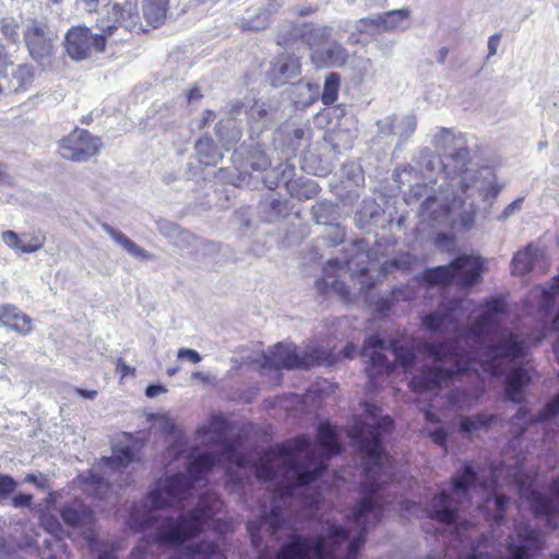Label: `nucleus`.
<instances>
[{
	"instance_id": "46",
	"label": "nucleus",
	"mask_w": 559,
	"mask_h": 559,
	"mask_svg": "<svg viewBox=\"0 0 559 559\" xmlns=\"http://www.w3.org/2000/svg\"><path fill=\"white\" fill-rule=\"evenodd\" d=\"M459 216H460V222H461L462 226L465 228H469L474 224L475 216H476V210L473 206V204L471 203L469 209L461 211L459 213Z\"/></svg>"
},
{
	"instance_id": "10",
	"label": "nucleus",
	"mask_w": 559,
	"mask_h": 559,
	"mask_svg": "<svg viewBox=\"0 0 559 559\" xmlns=\"http://www.w3.org/2000/svg\"><path fill=\"white\" fill-rule=\"evenodd\" d=\"M367 260L368 255L362 252L356 254L345 264H341L338 260H330L324 269V276L317 282L318 289L323 293L334 292L345 301H352L349 290L345 288V284L338 277L347 272H350L349 276L353 281L356 274L364 275L368 270Z\"/></svg>"
},
{
	"instance_id": "58",
	"label": "nucleus",
	"mask_w": 559,
	"mask_h": 559,
	"mask_svg": "<svg viewBox=\"0 0 559 559\" xmlns=\"http://www.w3.org/2000/svg\"><path fill=\"white\" fill-rule=\"evenodd\" d=\"M342 354L345 358H354L357 354V348L354 344H347Z\"/></svg>"
},
{
	"instance_id": "51",
	"label": "nucleus",
	"mask_w": 559,
	"mask_h": 559,
	"mask_svg": "<svg viewBox=\"0 0 559 559\" xmlns=\"http://www.w3.org/2000/svg\"><path fill=\"white\" fill-rule=\"evenodd\" d=\"M225 450L224 460L228 462H235L239 467L242 466V461L238 457L237 453L228 445H223Z\"/></svg>"
},
{
	"instance_id": "16",
	"label": "nucleus",
	"mask_w": 559,
	"mask_h": 559,
	"mask_svg": "<svg viewBox=\"0 0 559 559\" xmlns=\"http://www.w3.org/2000/svg\"><path fill=\"white\" fill-rule=\"evenodd\" d=\"M518 540L513 536H510L508 543V550L511 556L510 559H527L532 556L531 551L539 548L540 539L538 533L533 530H528L522 524L515 526ZM468 559H490L487 554L481 551L475 554Z\"/></svg>"
},
{
	"instance_id": "5",
	"label": "nucleus",
	"mask_w": 559,
	"mask_h": 559,
	"mask_svg": "<svg viewBox=\"0 0 559 559\" xmlns=\"http://www.w3.org/2000/svg\"><path fill=\"white\" fill-rule=\"evenodd\" d=\"M486 473L495 475L491 469L483 471L481 475H476L472 467L466 466L462 475L454 480L451 488L453 497L449 499L448 495L442 491L427 508V515L440 523L451 524L457 519L456 509L453 507L454 499H459V503L463 504V499H472L474 493H480L481 499H484V504L480 508L486 512V516L493 521L502 519L506 497L496 493L495 479L489 483L487 480L480 481V478H485Z\"/></svg>"
},
{
	"instance_id": "64",
	"label": "nucleus",
	"mask_w": 559,
	"mask_h": 559,
	"mask_svg": "<svg viewBox=\"0 0 559 559\" xmlns=\"http://www.w3.org/2000/svg\"><path fill=\"white\" fill-rule=\"evenodd\" d=\"M402 504L404 507V510L407 511V512L411 511L412 508L417 509L416 503L411 502V501H404Z\"/></svg>"
},
{
	"instance_id": "24",
	"label": "nucleus",
	"mask_w": 559,
	"mask_h": 559,
	"mask_svg": "<svg viewBox=\"0 0 559 559\" xmlns=\"http://www.w3.org/2000/svg\"><path fill=\"white\" fill-rule=\"evenodd\" d=\"M0 325L15 331L21 335H28L32 330V319L12 305L0 307Z\"/></svg>"
},
{
	"instance_id": "40",
	"label": "nucleus",
	"mask_w": 559,
	"mask_h": 559,
	"mask_svg": "<svg viewBox=\"0 0 559 559\" xmlns=\"http://www.w3.org/2000/svg\"><path fill=\"white\" fill-rule=\"evenodd\" d=\"M416 126V117L414 115H406L394 119L392 123V132L402 139H407L413 134Z\"/></svg>"
},
{
	"instance_id": "61",
	"label": "nucleus",
	"mask_w": 559,
	"mask_h": 559,
	"mask_svg": "<svg viewBox=\"0 0 559 559\" xmlns=\"http://www.w3.org/2000/svg\"><path fill=\"white\" fill-rule=\"evenodd\" d=\"M76 392L84 399L93 400L97 395V391L91 390V391H84L81 389H78Z\"/></svg>"
},
{
	"instance_id": "23",
	"label": "nucleus",
	"mask_w": 559,
	"mask_h": 559,
	"mask_svg": "<svg viewBox=\"0 0 559 559\" xmlns=\"http://www.w3.org/2000/svg\"><path fill=\"white\" fill-rule=\"evenodd\" d=\"M465 201L461 198L454 197L451 203L444 204L437 197L428 198L421 205V216L435 221L443 219L452 214H455L464 206Z\"/></svg>"
},
{
	"instance_id": "22",
	"label": "nucleus",
	"mask_w": 559,
	"mask_h": 559,
	"mask_svg": "<svg viewBox=\"0 0 559 559\" xmlns=\"http://www.w3.org/2000/svg\"><path fill=\"white\" fill-rule=\"evenodd\" d=\"M9 71L3 76L5 82L8 83V92L9 93H25L27 92L35 80V68L33 64L24 62L15 64L13 62V67H10Z\"/></svg>"
},
{
	"instance_id": "48",
	"label": "nucleus",
	"mask_w": 559,
	"mask_h": 559,
	"mask_svg": "<svg viewBox=\"0 0 559 559\" xmlns=\"http://www.w3.org/2000/svg\"><path fill=\"white\" fill-rule=\"evenodd\" d=\"M177 357L179 359H188L193 364L201 361L200 354L197 350L190 348H180L177 353Z\"/></svg>"
},
{
	"instance_id": "25",
	"label": "nucleus",
	"mask_w": 559,
	"mask_h": 559,
	"mask_svg": "<svg viewBox=\"0 0 559 559\" xmlns=\"http://www.w3.org/2000/svg\"><path fill=\"white\" fill-rule=\"evenodd\" d=\"M174 451L176 452V460H189V479H193L195 483L202 480V478L215 466V460L212 454H186L183 451L177 449Z\"/></svg>"
},
{
	"instance_id": "39",
	"label": "nucleus",
	"mask_w": 559,
	"mask_h": 559,
	"mask_svg": "<svg viewBox=\"0 0 559 559\" xmlns=\"http://www.w3.org/2000/svg\"><path fill=\"white\" fill-rule=\"evenodd\" d=\"M340 85L341 79L338 74L330 73L325 78L324 87L321 96V100L324 105H332L337 100Z\"/></svg>"
},
{
	"instance_id": "60",
	"label": "nucleus",
	"mask_w": 559,
	"mask_h": 559,
	"mask_svg": "<svg viewBox=\"0 0 559 559\" xmlns=\"http://www.w3.org/2000/svg\"><path fill=\"white\" fill-rule=\"evenodd\" d=\"M80 2L84 5V10L87 12L95 11L98 5V0H80Z\"/></svg>"
},
{
	"instance_id": "59",
	"label": "nucleus",
	"mask_w": 559,
	"mask_h": 559,
	"mask_svg": "<svg viewBox=\"0 0 559 559\" xmlns=\"http://www.w3.org/2000/svg\"><path fill=\"white\" fill-rule=\"evenodd\" d=\"M132 559H147L146 546H138L132 552Z\"/></svg>"
},
{
	"instance_id": "26",
	"label": "nucleus",
	"mask_w": 559,
	"mask_h": 559,
	"mask_svg": "<svg viewBox=\"0 0 559 559\" xmlns=\"http://www.w3.org/2000/svg\"><path fill=\"white\" fill-rule=\"evenodd\" d=\"M347 57L346 49L337 43L330 44L324 50L311 52V60L317 68L343 66Z\"/></svg>"
},
{
	"instance_id": "4",
	"label": "nucleus",
	"mask_w": 559,
	"mask_h": 559,
	"mask_svg": "<svg viewBox=\"0 0 559 559\" xmlns=\"http://www.w3.org/2000/svg\"><path fill=\"white\" fill-rule=\"evenodd\" d=\"M380 516L381 509L377 501L366 497L354 513L355 524L359 528L357 535L349 537L346 531L326 522L316 540L295 538L283 547L276 559H355L356 552L365 544L364 533Z\"/></svg>"
},
{
	"instance_id": "30",
	"label": "nucleus",
	"mask_w": 559,
	"mask_h": 559,
	"mask_svg": "<svg viewBox=\"0 0 559 559\" xmlns=\"http://www.w3.org/2000/svg\"><path fill=\"white\" fill-rule=\"evenodd\" d=\"M103 229L117 245L122 247L132 257L140 260H151L153 258L152 253L138 246L120 230L115 229L109 225H103Z\"/></svg>"
},
{
	"instance_id": "6",
	"label": "nucleus",
	"mask_w": 559,
	"mask_h": 559,
	"mask_svg": "<svg viewBox=\"0 0 559 559\" xmlns=\"http://www.w3.org/2000/svg\"><path fill=\"white\" fill-rule=\"evenodd\" d=\"M366 412L371 423H366L365 427H354L352 438L360 447L364 453V465L366 471V488L376 491L379 481L385 483L390 478L391 468L390 459L383 452L378 435L379 430L389 431L392 420L389 417L378 418V408L373 405H367Z\"/></svg>"
},
{
	"instance_id": "13",
	"label": "nucleus",
	"mask_w": 559,
	"mask_h": 559,
	"mask_svg": "<svg viewBox=\"0 0 559 559\" xmlns=\"http://www.w3.org/2000/svg\"><path fill=\"white\" fill-rule=\"evenodd\" d=\"M24 41L29 56L36 62H45L52 53L53 34L41 22L33 20L26 25Z\"/></svg>"
},
{
	"instance_id": "14",
	"label": "nucleus",
	"mask_w": 559,
	"mask_h": 559,
	"mask_svg": "<svg viewBox=\"0 0 559 559\" xmlns=\"http://www.w3.org/2000/svg\"><path fill=\"white\" fill-rule=\"evenodd\" d=\"M518 481L521 499L528 503L536 515H545L548 524L552 526L551 516L559 513V481L554 484L551 500L538 493L533 481L527 485L521 479H518Z\"/></svg>"
},
{
	"instance_id": "18",
	"label": "nucleus",
	"mask_w": 559,
	"mask_h": 559,
	"mask_svg": "<svg viewBox=\"0 0 559 559\" xmlns=\"http://www.w3.org/2000/svg\"><path fill=\"white\" fill-rule=\"evenodd\" d=\"M435 146L445 156L465 166L469 158V152L461 135H456L450 129H440L435 135Z\"/></svg>"
},
{
	"instance_id": "49",
	"label": "nucleus",
	"mask_w": 559,
	"mask_h": 559,
	"mask_svg": "<svg viewBox=\"0 0 559 559\" xmlns=\"http://www.w3.org/2000/svg\"><path fill=\"white\" fill-rule=\"evenodd\" d=\"M523 199H516L515 201L511 202L508 206L504 207L499 218L507 219L512 214L519 212L522 207Z\"/></svg>"
},
{
	"instance_id": "53",
	"label": "nucleus",
	"mask_w": 559,
	"mask_h": 559,
	"mask_svg": "<svg viewBox=\"0 0 559 559\" xmlns=\"http://www.w3.org/2000/svg\"><path fill=\"white\" fill-rule=\"evenodd\" d=\"M167 389L163 385L152 384L148 385L145 390V395L150 399L156 397L163 393H166Z\"/></svg>"
},
{
	"instance_id": "17",
	"label": "nucleus",
	"mask_w": 559,
	"mask_h": 559,
	"mask_svg": "<svg viewBox=\"0 0 559 559\" xmlns=\"http://www.w3.org/2000/svg\"><path fill=\"white\" fill-rule=\"evenodd\" d=\"M105 37L88 31L72 32V60L96 59L105 50Z\"/></svg>"
},
{
	"instance_id": "62",
	"label": "nucleus",
	"mask_w": 559,
	"mask_h": 559,
	"mask_svg": "<svg viewBox=\"0 0 559 559\" xmlns=\"http://www.w3.org/2000/svg\"><path fill=\"white\" fill-rule=\"evenodd\" d=\"M92 520H93V515H92L91 510L84 508L83 509V523L88 524L92 522Z\"/></svg>"
},
{
	"instance_id": "56",
	"label": "nucleus",
	"mask_w": 559,
	"mask_h": 559,
	"mask_svg": "<svg viewBox=\"0 0 559 559\" xmlns=\"http://www.w3.org/2000/svg\"><path fill=\"white\" fill-rule=\"evenodd\" d=\"M117 369L121 372L122 377L134 373V369H132L130 366H128L121 359L118 360Z\"/></svg>"
},
{
	"instance_id": "34",
	"label": "nucleus",
	"mask_w": 559,
	"mask_h": 559,
	"mask_svg": "<svg viewBox=\"0 0 559 559\" xmlns=\"http://www.w3.org/2000/svg\"><path fill=\"white\" fill-rule=\"evenodd\" d=\"M195 150L200 163L205 166L216 165L223 158V154L210 138L200 139L195 144Z\"/></svg>"
},
{
	"instance_id": "2",
	"label": "nucleus",
	"mask_w": 559,
	"mask_h": 559,
	"mask_svg": "<svg viewBox=\"0 0 559 559\" xmlns=\"http://www.w3.org/2000/svg\"><path fill=\"white\" fill-rule=\"evenodd\" d=\"M189 488V479L185 475L166 477L158 480L156 487L150 493L152 508L150 516L141 521L138 512L132 513V523L138 524L143 531L156 530L155 544L153 546L180 547L179 556L173 559H222V554L211 542L197 544L193 538L203 531L212 515H215L223 503L214 496L203 498L199 508L191 514L180 515L177 520L168 516L164 510L185 499Z\"/></svg>"
},
{
	"instance_id": "9",
	"label": "nucleus",
	"mask_w": 559,
	"mask_h": 559,
	"mask_svg": "<svg viewBox=\"0 0 559 559\" xmlns=\"http://www.w3.org/2000/svg\"><path fill=\"white\" fill-rule=\"evenodd\" d=\"M134 460L135 451L133 445L116 447L111 456L103 457L91 471L87 478H80L78 481L88 495L103 497L109 489V484L99 474L109 476L111 473L127 467Z\"/></svg>"
},
{
	"instance_id": "3",
	"label": "nucleus",
	"mask_w": 559,
	"mask_h": 559,
	"mask_svg": "<svg viewBox=\"0 0 559 559\" xmlns=\"http://www.w3.org/2000/svg\"><path fill=\"white\" fill-rule=\"evenodd\" d=\"M317 447L305 438L290 440L270 451L255 468L257 476L264 480L277 479L282 496L294 495L297 488L311 484L325 469L324 460L337 454L340 443L335 429L330 424L318 428Z\"/></svg>"
},
{
	"instance_id": "28",
	"label": "nucleus",
	"mask_w": 559,
	"mask_h": 559,
	"mask_svg": "<svg viewBox=\"0 0 559 559\" xmlns=\"http://www.w3.org/2000/svg\"><path fill=\"white\" fill-rule=\"evenodd\" d=\"M2 241L14 250H20L23 253H31L43 247V239L37 236L22 235L19 236L12 230H7L2 234Z\"/></svg>"
},
{
	"instance_id": "42",
	"label": "nucleus",
	"mask_w": 559,
	"mask_h": 559,
	"mask_svg": "<svg viewBox=\"0 0 559 559\" xmlns=\"http://www.w3.org/2000/svg\"><path fill=\"white\" fill-rule=\"evenodd\" d=\"M282 5V2L278 0H274L271 2L267 8L265 9V12L260 13L258 15L257 21H247L242 23V28L248 29H262L267 25L269 15L273 12H275Z\"/></svg>"
},
{
	"instance_id": "44",
	"label": "nucleus",
	"mask_w": 559,
	"mask_h": 559,
	"mask_svg": "<svg viewBox=\"0 0 559 559\" xmlns=\"http://www.w3.org/2000/svg\"><path fill=\"white\" fill-rule=\"evenodd\" d=\"M17 486V483L8 475L0 474V501L12 493Z\"/></svg>"
},
{
	"instance_id": "29",
	"label": "nucleus",
	"mask_w": 559,
	"mask_h": 559,
	"mask_svg": "<svg viewBox=\"0 0 559 559\" xmlns=\"http://www.w3.org/2000/svg\"><path fill=\"white\" fill-rule=\"evenodd\" d=\"M530 380L531 374L527 368H515L512 366V371L506 382L508 397L513 402H520L522 400V390Z\"/></svg>"
},
{
	"instance_id": "20",
	"label": "nucleus",
	"mask_w": 559,
	"mask_h": 559,
	"mask_svg": "<svg viewBox=\"0 0 559 559\" xmlns=\"http://www.w3.org/2000/svg\"><path fill=\"white\" fill-rule=\"evenodd\" d=\"M100 147V139L88 131L75 130L72 133V162H85L97 155Z\"/></svg>"
},
{
	"instance_id": "8",
	"label": "nucleus",
	"mask_w": 559,
	"mask_h": 559,
	"mask_svg": "<svg viewBox=\"0 0 559 559\" xmlns=\"http://www.w3.org/2000/svg\"><path fill=\"white\" fill-rule=\"evenodd\" d=\"M483 271L484 261L480 258L463 255L448 266L426 271L425 280L435 285L455 283L465 287L476 284Z\"/></svg>"
},
{
	"instance_id": "7",
	"label": "nucleus",
	"mask_w": 559,
	"mask_h": 559,
	"mask_svg": "<svg viewBox=\"0 0 559 559\" xmlns=\"http://www.w3.org/2000/svg\"><path fill=\"white\" fill-rule=\"evenodd\" d=\"M263 366L267 368H304L307 369L311 366L328 364L332 365L336 361L330 352L323 349H308L302 353H297L294 345L277 344L267 354L263 356Z\"/></svg>"
},
{
	"instance_id": "35",
	"label": "nucleus",
	"mask_w": 559,
	"mask_h": 559,
	"mask_svg": "<svg viewBox=\"0 0 559 559\" xmlns=\"http://www.w3.org/2000/svg\"><path fill=\"white\" fill-rule=\"evenodd\" d=\"M266 526V531L270 534H273L280 527V514L277 512V507H274L271 511V514L263 518L262 523L257 524L255 522H250L248 524V531L250 533L252 544L254 547H259V531Z\"/></svg>"
},
{
	"instance_id": "47",
	"label": "nucleus",
	"mask_w": 559,
	"mask_h": 559,
	"mask_svg": "<svg viewBox=\"0 0 559 559\" xmlns=\"http://www.w3.org/2000/svg\"><path fill=\"white\" fill-rule=\"evenodd\" d=\"M267 116V110L264 108L263 104L255 103L253 106H251L249 110V117L251 120L255 121L257 123L262 121Z\"/></svg>"
},
{
	"instance_id": "27",
	"label": "nucleus",
	"mask_w": 559,
	"mask_h": 559,
	"mask_svg": "<svg viewBox=\"0 0 559 559\" xmlns=\"http://www.w3.org/2000/svg\"><path fill=\"white\" fill-rule=\"evenodd\" d=\"M377 17L382 33L404 31L409 26L411 11L403 8L377 14Z\"/></svg>"
},
{
	"instance_id": "38",
	"label": "nucleus",
	"mask_w": 559,
	"mask_h": 559,
	"mask_svg": "<svg viewBox=\"0 0 559 559\" xmlns=\"http://www.w3.org/2000/svg\"><path fill=\"white\" fill-rule=\"evenodd\" d=\"M331 35V29L325 26H310L304 33V39L312 52L321 50V44L325 43Z\"/></svg>"
},
{
	"instance_id": "21",
	"label": "nucleus",
	"mask_w": 559,
	"mask_h": 559,
	"mask_svg": "<svg viewBox=\"0 0 559 559\" xmlns=\"http://www.w3.org/2000/svg\"><path fill=\"white\" fill-rule=\"evenodd\" d=\"M546 269V257L542 249L532 245L519 251L512 261V272L516 275H524L530 271Z\"/></svg>"
},
{
	"instance_id": "31",
	"label": "nucleus",
	"mask_w": 559,
	"mask_h": 559,
	"mask_svg": "<svg viewBox=\"0 0 559 559\" xmlns=\"http://www.w3.org/2000/svg\"><path fill=\"white\" fill-rule=\"evenodd\" d=\"M272 71L276 76L278 84H284L300 73L299 59L288 55L282 56L273 64Z\"/></svg>"
},
{
	"instance_id": "45",
	"label": "nucleus",
	"mask_w": 559,
	"mask_h": 559,
	"mask_svg": "<svg viewBox=\"0 0 559 559\" xmlns=\"http://www.w3.org/2000/svg\"><path fill=\"white\" fill-rule=\"evenodd\" d=\"M10 67H13V60L7 47L0 44V79L7 74Z\"/></svg>"
},
{
	"instance_id": "55",
	"label": "nucleus",
	"mask_w": 559,
	"mask_h": 559,
	"mask_svg": "<svg viewBox=\"0 0 559 559\" xmlns=\"http://www.w3.org/2000/svg\"><path fill=\"white\" fill-rule=\"evenodd\" d=\"M429 435L432 441L439 444L444 442L447 436L442 428H438L435 431H431Z\"/></svg>"
},
{
	"instance_id": "41",
	"label": "nucleus",
	"mask_w": 559,
	"mask_h": 559,
	"mask_svg": "<svg viewBox=\"0 0 559 559\" xmlns=\"http://www.w3.org/2000/svg\"><path fill=\"white\" fill-rule=\"evenodd\" d=\"M0 33L2 37L12 43L20 41V23L14 16H3L0 19Z\"/></svg>"
},
{
	"instance_id": "63",
	"label": "nucleus",
	"mask_w": 559,
	"mask_h": 559,
	"mask_svg": "<svg viewBox=\"0 0 559 559\" xmlns=\"http://www.w3.org/2000/svg\"><path fill=\"white\" fill-rule=\"evenodd\" d=\"M191 377L193 379L201 380V381H206L207 380V376H205L202 372H193Z\"/></svg>"
},
{
	"instance_id": "12",
	"label": "nucleus",
	"mask_w": 559,
	"mask_h": 559,
	"mask_svg": "<svg viewBox=\"0 0 559 559\" xmlns=\"http://www.w3.org/2000/svg\"><path fill=\"white\" fill-rule=\"evenodd\" d=\"M471 307V300H460L452 306L442 305L435 312L423 318V325L426 330L431 332L455 330L457 322Z\"/></svg>"
},
{
	"instance_id": "37",
	"label": "nucleus",
	"mask_w": 559,
	"mask_h": 559,
	"mask_svg": "<svg viewBox=\"0 0 559 559\" xmlns=\"http://www.w3.org/2000/svg\"><path fill=\"white\" fill-rule=\"evenodd\" d=\"M152 427L156 431L167 435L174 441H179L181 437L180 431L176 427L175 420L168 414L154 415Z\"/></svg>"
},
{
	"instance_id": "43",
	"label": "nucleus",
	"mask_w": 559,
	"mask_h": 559,
	"mask_svg": "<svg viewBox=\"0 0 559 559\" xmlns=\"http://www.w3.org/2000/svg\"><path fill=\"white\" fill-rule=\"evenodd\" d=\"M492 418H490L491 420ZM489 423V419L485 418L484 416H476L474 418H463L461 420V429L465 432H472L479 427L487 426Z\"/></svg>"
},
{
	"instance_id": "50",
	"label": "nucleus",
	"mask_w": 559,
	"mask_h": 559,
	"mask_svg": "<svg viewBox=\"0 0 559 559\" xmlns=\"http://www.w3.org/2000/svg\"><path fill=\"white\" fill-rule=\"evenodd\" d=\"M559 412V394L547 406L542 419H547L550 416L556 415Z\"/></svg>"
},
{
	"instance_id": "52",
	"label": "nucleus",
	"mask_w": 559,
	"mask_h": 559,
	"mask_svg": "<svg viewBox=\"0 0 559 559\" xmlns=\"http://www.w3.org/2000/svg\"><path fill=\"white\" fill-rule=\"evenodd\" d=\"M32 498L33 497L31 495L17 493L13 498V506L16 508L27 507L31 504Z\"/></svg>"
},
{
	"instance_id": "33",
	"label": "nucleus",
	"mask_w": 559,
	"mask_h": 559,
	"mask_svg": "<svg viewBox=\"0 0 559 559\" xmlns=\"http://www.w3.org/2000/svg\"><path fill=\"white\" fill-rule=\"evenodd\" d=\"M225 420L223 416L216 415L211 418L209 424L203 425L198 430V437L203 443L219 442L224 435Z\"/></svg>"
},
{
	"instance_id": "54",
	"label": "nucleus",
	"mask_w": 559,
	"mask_h": 559,
	"mask_svg": "<svg viewBox=\"0 0 559 559\" xmlns=\"http://www.w3.org/2000/svg\"><path fill=\"white\" fill-rule=\"evenodd\" d=\"M499 44H500V36L498 34H495L489 37V39H488L489 57L495 56L497 53Z\"/></svg>"
},
{
	"instance_id": "1",
	"label": "nucleus",
	"mask_w": 559,
	"mask_h": 559,
	"mask_svg": "<svg viewBox=\"0 0 559 559\" xmlns=\"http://www.w3.org/2000/svg\"><path fill=\"white\" fill-rule=\"evenodd\" d=\"M508 314V306L502 298H492L486 305L478 309L476 322L473 326V333L480 335L484 332L493 333L495 344L488 346L480 354L479 360H463L448 345L436 347L430 344L416 345L413 340L393 341L386 348L385 343L378 337H370L365 342L361 355L370 359L371 366L367 368L368 377L377 378L392 370L391 364L384 357L383 352L391 349L392 354L405 369L411 372L417 364L419 356L425 359V369L420 374L413 376L409 385L415 392L423 393L432 391L440 386L443 381L452 376L465 371L474 370L479 372L477 364L484 372L493 377L503 373L504 362H511L515 358L526 355L530 345L538 344L545 336L542 333L538 336L523 340L518 334L504 330H498L500 320Z\"/></svg>"
},
{
	"instance_id": "11",
	"label": "nucleus",
	"mask_w": 559,
	"mask_h": 559,
	"mask_svg": "<svg viewBox=\"0 0 559 559\" xmlns=\"http://www.w3.org/2000/svg\"><path fill=\"white\" fill-rule=\"evenodd\" d=\"M528 307L537 308L545 331H559V274L549 289L536 287L527 297Z\"/></svg>"
},
{
	"instance_id": "32",
	"label": "nucleus",
	"mask_w": 559,
	"mask_h": 559,
	"mask_svg": "<svg viewBox=\"0 0 559 559\" xmlns=\"http://www.w3.org/2000/svg\"><path fill=\"white\" fill-rule=\"evenodd\" d=\"M168 0H144L143 14L148 24L159 26L166 20Z\"/></svg>"
},
{
	"instance_id": "57",
	"label": "nucleus",
	"mask_w": 559,
	"mask_h": 559,
	"mask_svg": "<svg viewBox=\"0 0 559 559\" xmlns=\"http://www.w3.org/2000/svg\"><path fill=\"white\" fill-rule=\"evenodd\" d=\"M175 234H177L182 241L189 242L194 239V236L188 231L180 230L177 226L173 227Z\"/></svg>"
},
{
	"instance_id": "36",
	"label": "nucleus",
	"mask_w": 559,
	"mask_h": 559,
	"mask_svg": "<svg viewBox=\"0 0 559 559\" xmlns=\"http://www.w3.org/2000/svg\"><path fill=\"white\" fill-rule=\"evenodd\" d=\"M380 33L377 15L360 19L355 25V31L349 36V41L357 45L361 43V35H376Z\"/></svg>"
},
{
	"instance_id": "15",
	"label": "nucleus",
	"mask_w": 559,
	"mask_h": 559,
	"mask_svg": "<svg viewBox=\"0 0 559 559\" xmlns=\"http://www.w3.org/2000/svg\"><path fill=\"white\" fill-rule=\"evenodd\" d=\"M459 185L462 193L468 198L478 193L484 201L495 199L500 191V188L493 183V177L489 170H464Z\"/></svg>"
},
{
	"instance_id": "19",
	"label": "nucleus",
	"mask_w": 559,
	"mask_h": 559,
	"mask_svg": "<svg viewBox=\"0 0 559 559\" xmlns=\"http://www.w3.org/2000/svg\"><path fill=\"white\" fill-rule=\"evenodd\" d=\"M110 15L114 24L104 21L99 24V28L108 35H110L118 25L129 31L141 29L136 4L131 1H127L122 5L115 4L110 11Z\"/></svg>"
}]
</instances>
